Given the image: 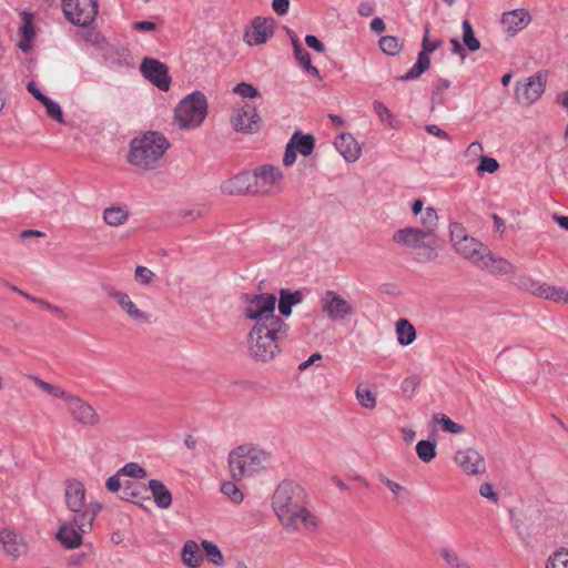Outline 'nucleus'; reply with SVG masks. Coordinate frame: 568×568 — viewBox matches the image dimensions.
Wrapping results in <instances>:
<instances>
[{
  "label": "nucleus",
  "mask_w": 568,
  "mask_h": 568,
  "mask_svg": "<svg viewBox=\"0 0 568 568\" xmlns=\"http://www.w3.org/2000/svg\"><path fill=\"white\" fill-rule=\"evenodd\" d=\"M272 507L286 529L297 530L300 525L306 529L317 527V518L305 508V491L296 483L282 481L273 494Z\"/></svg>",
  "instance_id": "f257e3e1"
},
{
  "label": "nucleus",
  "mask_w": 568,
  "mask_h": 568,
  "mask_svg": "<svg viewBox=\"0 0 568 568\" xmlns=\"http://www.w3.org/2000/svg\"><path fill=\"white\" fill-rule=\"evenodd\" d=\"M288 329L287 324L253 325L246 337L250 356L262 363L274 359L281 353L280 343L287 338Z\"/></svg>",
  "instance_id": "f03ea898"
},
{
  "label": "nucleus",
  "mask_w": 568,
  "mask_h": 568,
  "mask_svg": "<svg viewBox=\"0 0 568 568\" xmlns=\"http://www.w3.org/2000/svg\"><path fill=\"white\" fill-rule=\"evenodd\" d=\"M169 146L168 140L162 134L150 131L143 136L132 140L128 160L134 166L152 170Z\"/></svg>",
  "instance_id": "7ed1b4c3"
},
{
  "label": "nucleus",
  "mask_w": 568,
  "mask_h": 568,
  "mask_svg": "<svg viewBox=\"0 0 568 568\" xmlns=\"http://www.w3.org/2000/svg\"><path fill=\"white\" fill-rule=\"evenodd\" d=\"M393 242L413 250H419L415 260L420 263L435 261L438 256L437 233L427 232L417 226H406L393 234Z\"/></svg>",
  "instance_id": "20e7f679"
},
{
  "label": "nucleus",
  "mask_w": 568,
  "mask_h": 568,
  "mask_svg": "<svg viewBox=\"0 0 568 568\" xmlns=\"http://www.w3.org/2000/svg\"><path fill=\"white\" fill-rule=\"evenodd\" d=\"M267 463L268 456L264 450L248 445L239 446L229 454V468L234 481L255 475Z\"/></svg>",
  "instance_id": "39448f33"
},
{
  "label": "nucleus",
  "mask_w": 568,
  "mask_h": 568,
  "mask_svg": "<svg viewBox=\"0 0 568 568\" xmlns=\"http://www.w3.org/2000/svg\"><path fill=\"white\" fill-rule=\"evenodd\" d=\"M207 115V100L203 92L194 91L183 98L174 110V118L183 130L199 128Z\"/></svg>",
  "instance_id": "423d86ee"
},
{
  "label": "nucleus",
  "mask_w": 568,
  "mask_h": 568,
  "mask_svg": "<svg viewBox=\"0 0 568 568\" xmlns=\"http://www.w3.org/2000/svg\"><path fill=\"white\" fill-rule=\"evenodd\" d=\"M246 306L243 310L245 318L267 325L286 324L281 316L275 315L276 297L273 294H247L245 295Z\"/></svg>",
  "instance_id": "0eeeda50"
},
{
  "label": "nucleus",
  "mask_w": 568,
  "mask_h": 568,
  "mask_svg": "<svg viewBox=\"0 0 568 568\" xmlns=\"http://www.w3.org/2000/svg\"><path fill=\"white\" fill-rule=\"evenodd\" d=\"M450 242L455 251L474 266L480 261L481 255L486 252V245L469 236L465 227L459 223H450Z\"/></svg>",
  "instance_id": "6e6552de"
},
{
  "label": "nucleus",
  "mask_w": 568,
  "mask_h": 568,
  "mask_svg": "<svg viewBox=\"0 0 568 568\" xmlns=\"http://www.w3.org/2000/svg\"><path fill=\"white\" fill-rule=\"evenodd\" d=\"M98 0H62V11L72 24L89 27L98 14Z\"/></svg>",
  "instance_id": "1a4fd4ad"
},
{
  "label": "nucleus",
  "mask_w": 568,
  "mask_h": 568,
  "mask_svg": "<svg viewBox=\"0 0 568 568\" xmlns=\"http://www.w3.org/2000/svg\"><path fill=\"white\" fill-rule=\"evenodd\" d=\"M255 180V196H266L280 190L284 179L282 170L273 164H263L253 170Z\"/></svg>",
  "instance_id": "9d476101"
},
{
  "label": "nucleus",
  "mask_w": 568,
  "mask_h": 568,
  "mask_svg": "<svg viewBox=\"0 0 568 568\" xmlns=\"http://www.w3.org/2000/svg\"><path fill=\"white\" fill-rule=\"evenodd\" d=\"M322 312L332 321H345L354 315L353 305L335 291H326L321 297Z\"/></svg>",
  "instance_id": "9b49d317"
},
{
  "label": "nucleus",
  "mask_w": 568,
  "mask_h": 568,
  "mask_svg": "<svg viewBox=\"0 0 568 568\" xmlns=\"http://www.w3.org/2000/svg\"><path fill=\"white\" fill-rule=\"evenodd\" d=\"M101 288L105 295H108L110 298L116 302L120 308L134 323L148 324L151 322L150 314L144 312L143 310H140L126 293L119 291L109 283L102 284Z\"/></svg>",
  "instance_id": "f8f14e48"
},
{
  "label": "nucleus",
  "mask_w": 568,
  "mask_h": 568,
  "mask_svg": "<svg viewBox=\"0 0 568 568\" xmlns=\"http://www.w3.org/2000/svg\"><path fill=\"white\" fill-rule=\"evenodd\" d=\"M547 74L537 72L535 75L516 83L515 95L523 105H531L544 93L546 88Z\"/></svg>",
  "instance_id": "ddd939ff"
},
{
  "label": "nucleus",
  "mask_w": 568,
  "mask_h": 568,
  "mask_svg": "<svg viewBox=\"0 0 568 568\" xmlns=\"http://www.w3.org/2000/svg\"><path fill=\"white\" fill-rule=\"evenodd\" d=\"M429 28H425V34L422 41V50L418 53L416 63L402 77L398 78L400 81H410L417 79L420 74L427 71L430 67L429 54L437 50L443 41L439 39L430 40L428 37Z\"/></svg>",
  "instance_id": "4468645a"
},
{
  "label": "nucleus",
  "mask_w": 568,
  "mask_h": 568,
  "mask_svg": "<svg viewBox=\"0 0 568 568\" xmlns=\"http://www.w3.org/2000/svg\"><path fill=\"white\" fill-rule=\"evenodd\" d=\"M64 400L68 403V410L72 418L85 427H95L101 418L95 408L81 397L68 393Z\"/></svg>",
  "instance_id": "2eb2a0df"
},
{
  "label": "nucleus",
  "mask_w": 568,
  "mask_h": 568,
  "mask_svg": "<svg viewBox=\"0 0 568 568\" xmlns=\"http://www.w3.org/2000/svg\"><path fill=\"white\" fill-rule=\"evenodd\" d=\"M231 124L236 132L253 134L261 129V118L254 105L245 103L233 112Z\"/></svg>",
  "instance_id": "dca6fc26"
},
{
  "label": "nucleus",
  "mask_w": 568,
  "mask_h": 568,
  "mask_svg": "<svg viewBox=\"0 0 568 568\" xmlns=\"http://www.w3.org/2000/svg\"><path fill=\"white\" fill-rule=\"evenodd\" d=\"M140 71L145 79L161 91H168L171 84L169 68L161 61L145 57L140 65Z\"/></svg>",
  "instance_id": "f3484780"
},
{
  "label": "nucleus",
  "mask_w": 568,
  "mask_h": 568,
  "mask_svg": "<svg viewBox=\"0 0 568 568\" xmlns=\"http://www.w3.org/2000/svg\"><path fill=\"white\" fill-rule=\"evenodd\" d=\"M274 33V19L255 17L244 33V41L248 45H258L267 42Z\"/></svg>",
  "instance_id": "a211bd4d"
},
{
  "label": "nucleus",
  "mask_w": 568,
  "mask_h": 568,
  "mask_svg": "<svg viewBox=\"0 0 568 568\" xmlns=\"http://www.w3.org/2000/svg\"><path fill=\"white\" fill-rule=\"evenodd\" d=\"M454 460L467 475L486 473L485 459L476 449H460L455 454Z\"/></svg>",
  "instance_id": "6ab92c4d"
},
{
  "label": "nucleus",
  "mask_w": 568,
  "mask_h": 568,
  "mask_svg": "<svg viewBox=\"0 0 568 568\" xmlns=\"http://www.w3.org/2000/svg\"><path fill=\"white\" fill-rule=\"evenodd\" d=\"M255 190L253 172H241L221 184V191L226 195H254Z\"/></svg>",
  "instance_id": "aec40b11"
},
{
  "label": "nucleus",
  "mask_w": 568,
  "mask_h": 568,
  "mask_svg": "<svg viewBox=\"0 0 568 568\" xmlns=\"http://www.w3.org/2000/svg\"><path fill=\"white\" fill-rule=\"evenodd\" d=\"M475 266L495 275L513 274L516 271V267L508 260L496 256L488 247H486V252Z\"/></svg>",
  "instance_id": "412c9836"
},
{
  "label": "nucleus",
  "mask_w": 568,
  "mask_h": 568,
  "mask_svg": "<svg viewBox=\"0 0 568 568\" xmlns=\"http://www.w3.org/2000/svg\"><path fill=\"white\" fill-rule=\"evenodd\" d=\"M531 21V17L526 9H515L505 12L501 18L504 30L514 36L524 30Z\"/></svg>",
  "instance_id": "4be33fe9"
},
{
  "label": "nucleus",
  "mask_w": 568,
  "mask_h": 568,
  "mask_svg": "<svg viewBox=\"0 0 568 568\" xmlns=\"http://www.w3.org/2000/svg\"><path fill=\"white\" fill-rule=\"evenodd\" d=\"M65 504L71 511H81L82 508H91L84 504L85 489L78 480H68L65 485Z\"/></svg>",
  "instance_id": "5701e85b"
},
{
  "label": "nucleus",
  "mask_w": 568,
  "mask_h": 568,
  "mask_svg": "<svg viewBox=\"0 0 568 568\" xmlns=\"http://www.w3.org/2000/svg\"><path fill=\"white\" fill-rule=\"evenodd\" d=\"M530 292L538 296L556 303L568 304V291L564 287L548 285L546 283L531 282Z\"/></svg>",
  "instance_id": "b1692460"
},
{
  "label": "nucleus",
  "mask_w": 568,
  "mask_h": 568,
  "mask_svg": "<svg viewBox=\"0 0 568 568\" xmlns=\"http://www.w3.org/2000/svg\"><path fill=\"white\" fill-rule=\"evenodd\" d=\"M334 145L347 162H355L361 155V146L349 133L338 135Z\"/></svg>",
  "instance_id": "393cba45"
},
{
  "label": "nucleus",
  "mask_w": 568,
  "mask_h": 568,
  "mask_svg": "<svg viewBox=\"0 0 568 568\" xmlns=\"http://www.w3.org/2000/svg\"><path fill=\"white\" fill-rule=\"evenodd\" d=\"M83 535L85 534L75 528L73 524L64 521L60 525L55 537L67 549H74L82 544Z\"/></svg>",
  "instance_id": "a878e982"
},
{
  "label": "nucleus",
  "mask_w": 568,
  "mask_h": 568,
  "mask_svg": "<svg viewBox=\"0 0 568 568\" xmlns=\"http://www.w3.org/2000/svg\"><path fill=\"white\" fill-rule=\"evenodd\" d=\"M0 544L3 546L6 554L14 559L20 557L26 549L23 540L14 531L7 528L0 530Z\"/></svg>",
  "instance_id": "bb28decb"
},
{
  "label": "nucleus",
  "mask_w": 568,
  "mask_h": 568,
  "mask_svg": "<svg viewBox=\"0 0 568 568\" xmlns=\"http://www.w3.org/2000/svg\"><path fill=\"white\" fill-rule=\"evenodd\" d=\"M148 487L152 494L155 505L160 509H168L172 505V494L159 479L149 480Z\"/></svg>",
  "instance_id": "cd10ccee"
},
{
  "label": "nucleus",
  "mask_w": 568,
  "mask_h": 568,
  "mask_svg": "<svg viewBox=\"0 0 568 568\" xmlns=\"http://www.w3.org/2000/svg\"><path fill=\"white\" fill-rule=\"evenodd\" d=\"M438 555L447 568H473L471 565L450 545L439 547Z\"/></svg>",
  "instance_id": "c85d7f7f"
},
{
  "label": "nucleus",
  "mask_w": 568,
  "mask_h": 568,
  "mask_svg": "<svg viewBox=\"0 0 568 568\" xmlns=\"http://www.w3.org/2000/svg\"><path fill=\"white\" fill-rule=\"evenodd\" d=\"M303 301V294L301 291L291 292L287 288L280 291L278 298V311L282 316H290L292 314V307L300 304Z\"/></svg>",
  "instance_id": "c756f323"
},
{
  "label": "nucleus",
  "mask_w": 568,
  "mask_h": 568,
  "mask_svg": "<svg viewBox=\"0 0 568 568\" xmlns=\"http://www.w3.org/2000/svg\"><path fill=\"white\" fill-rule=\"evenodd\" d=\"M75 515L69 524H73L81 532L88 534L92 530L93 521L97 517L98 509L94 507L82 508L81 511H73Z\"/></svg>",
  "instance_id": "7c9ffc66"
},
{
  "label": "nucleus",
  "mask_w": 568,
  "mask_h": 568,
  "mask_svg": "<svg viewBox=\"0 0 568 568\" xmlns=\"http://www.w3.org/2000/svg\"><path fill=\"white\" fill-rule=\"evenodd\" d=\"M181 559L189 568H199L203 561L199 545L194 540H187L182 547Z\"/></svg>",
  "instance_id": "2f4dec72"
},
{
  "label": "nucleus",
  "mask_w": 568,
  "mask_h": 568,
  "mask_svg": "<svg viewBox=\"0 0 568 568\" xmlns=\"http://www.w3.org/2000/svg\"><path fill=\"white\" fill-rule=\"evenodd\" d=\"M20 36L18 47L27 52L31 48V41L36 37L34 27L32 23V14L28 12H22V26L20 27Z\"/></svg>",
  "instance_id": "473e14b6"
},
{
  "label": "nucleus",
  "mask_w": 568,
  "mask_h": 568,
  "mask_svg": "<svg viewBox=\"0 0 568 568\" xmlns=\"http://www.w3.org/2000/svg\"><path fill=\"white\" fill-rule=\"evenodd\" d=\"M129 215L130 214L125 205H112L104 209L102 217L105 224L116 227L125 224Z\"/></svg>",
  "instance_id": "72a5a7b5"
},
{
  "label": "nucleus",
  "mask_w": 568,
  "mask_h": 568,
  "mask_svg": "<svg viewBox=\"0 0 568 568\" xmlns=\"http://www.w3.org/2000/svg\"><path fill=\"white\" fill-rule=\"evenodd\" d=\"M450 87V81L447 79H437L434 82L432 95H430V111L434 112L438 106H443L448 101L446 91Z\"/></svg>",
  "instance_id": "f704fd0d"
},
{
  "label": "nucleus",
  "mask_w": 568,
  "mask_h": 568,
  "mask_svg": "<svg viewBox=\"0 0 568 568\" xmlns=\"http://www.w3.org/2000/svg\"><path fill=\"white\" fill-rule=\"evenodd\" d=\"M288 142H293V148L303 156H308L314 151L315 140L312 134H303L297 131L293 133Z\"/></svg>",
  "instance_id": "c9c22d12"
},
{
  "label": "nucleus",
  "mask_w": 568,
  "mask_h": 568,
  "mask_svg": "<svg viewBox=\"0 0 568 568\" xmlns=\"http://www.w3.org/2000/svg\"><path fill=\"white\" fill-rule=\"evenodd\" d=\"M397 342L402 346H408L416 339V329L406 318L396 322Z\"/></svg>",
  "instance_id": "e433bc0d"
},
{
  "label": "nucleus",
  "mask_w": 568,
  "mask_h": 568,
  "mask_svg": "<svg viewBox=\"0 0 568 568\" xmlns=\"http://www.w3.org/2000/svg\"><path fill=\"white\" fill-rule=\"evenodd\" d=\"M294 55L300 64L312 75L320 78V71L311 62L310 53L303 48L298 39H293Z\"/></svg>",
  "instance_id": "4c0bfd02"
},
{
  "label": "nucleus",
  "mask_w": 568,
  "mask_h": 568,
  "mask_svg": "<svg viewBox=\"0 0 568 568\" xmlns=\"http://www.w3.org/2000/svg\"><path fill=\"white\" fill-rule=\"evenodd\" d=\"M201 547L209 560L212 565L216 567H222L225 562L224 556L220 548L212 541L202 540Z\"/></svg>",
  "instance_id": "58836bf2"
},
{
  "label": "nucleus",
  "mask_w": 568,
  "mask_h": 568,
  "mask_svg": "<svg viewBox=\"0 0 568 568\" xmlns=\"http://www.w3.org/2000/svg\"><path fill=\"white\" fill-rule=\"evenodd\" d=\"M463 28V43L471 52L480 49V41L475 37L473 27L469 20L465 19L462 23Z\"/></svg>",
  "instance_id": "ea45409f"
},
{
  "label": "nucleus",
  "mask_w": 568,
  "mask_h": 568,
  "mask_svg": "<svg viewBox=\"0 0 568 568\" xmlns=\"http://www.w3.org/2000/svg\"><path fill=\"white\" fill-rule=\"evenodd\" d=\"M416 454L424 463L432 462L436 456V442L420 440L416 445Z\"/></svg>",
  "instance_id": "a19ab883"
},
{
  "label": "nucleus",
  "mask_w": 568,
  "mask_h": 568,
  "mask_svg": "<svg viewBox=\"0 0 568 568\" xmlns=\"http://www.w3.org/2000/svg\"><path fill=\"white\" fill-rule=\"evenodd\" d=\"M28 378L31 382H33L36 386H38L39 388L47 392L48 394H50L53 397L64 399L68 395V392H65L61 387L51 385L50 383L42 381L41 378H39L36 375H29Z\"/></svg>",
  "instance_id": "79ce46f5"
},
{
  "label": "nucleus",
  "mask_w": 568,
  "mask_h": 568,
  "mask_svg": "<svg viewBox=\"0 0 568 568\" xmlns=\"http://www.w3.org/2000/svg\"><path fill=\"white\" fill-rule=\"evenodd\" d=\"M373 109L383 123H386L393 129L397 126V120L395 119L392 111L383 102L377 100L374 101Z\"/></svg>",
  "instance_id": "37998d69"
},
{
  "label": "nucleus",
  "mask_w": 568,
  "mask_h": 568,
  "mask_svg": "<svg viewBox=\"0 0 568 568\" xmlns=\"http://www.w3.org/2000/svg\"><path fill=\"white\" fill-rule=\"evenodd\" d=\"M420 223L423 225V227H420L422 230L436 233L438 226V215L436 210L434 207H426L422 215Z\"/></svg>",
  "instance_id": "c03bdc74"
},
{
  "label": "nucleus",
  "mask_w": 568,
  "mask_h": 568,
  "mask_svg": "<svg viewBox=\"0 0 568 568\" xmlns=\"http://www.w3.org/2000/svg\"><path fill=\"white\" fill-rule=\"evenodd\" d=\"M355 396L362 407L367 409L376 407V396L369 389L358 386Z\"/></svg>",
  "instance_id": "a18cd8bd"
},
{
  "label": "nucleus",
  "mask_w": 568,
  "mask_h": 568,
  "mask_svg": "<svg viewBox=\"0 0 568 568\" xmlns=\"http://www.w3.org/2000/svg\"><path fill=\"white\" fill-rule=\"evenodd\" d=\"M379 47L384 53L389 55L397 54L402 49L399 39L393 36L382 37L379 40Z\"/></svg>",
  "instance_id": "49530a36"
},
{
  "label": "nucleus",
  "mask_w": 568,
  "mask_h": 568,
  "mask_svg": "<svg viewBox=\"0 0 568 568\" xmlns=\"http://www.w3.org/2000/svg\"><path fill=\"white\" fill-rule=\"evenodd\" d=\"M433 422L442 424L444 430L450 434H460L464 432V426L455 423L444 414H435L433 416Z\"/></svg>",
  "instance_id": "de8ad7c7"
},
{
  "label": "nucleus",
  "mask_w": 568,
  "mask_h": 568,
  "mask_svg": "<svg viewBox=\"0 0 568 568\" xmlns=\"http://www.w3.org/2000/svg\"><path fill=\"white\" fill-rule=\"evenodd\" d=\"M118 475L132 478H145L148 474L146 470L138 463H128L121 469H119Z\"/></svg>",
  "instance_id": "09e8293b"
},
{
  "label": "nucleus",
  "mask_w": 568,
  "mask_h": 568,
  "mask_svg": "<svg viewBox=\"0 0 568 568\" xmlns=\"http://www.w3.org/2000/svg\"><path fill=\"white\" fill-rule=\"evenodd\" d=\"M546 568H568V550H559L552 554L546 564Z\"/></svg>",
  "instance_id": "8fccbe9b"
},
{
  "label": "nucleus",
  "mask_w": 568,
  "mask_h": 568,
  "mask_svg": "<svg viewBox=\"0 0 568 568\" xmlns=\"http://www.w3.org/2000/svg\"><path fill=\"white\" fill-rule=\"evenodd\" d=\"M420 377L418 375H412V376H408L406 377L403 382H402V385H400V389H402V393L403 395L406 397V398H412L416 388L419 386L420 384Z\"/></svg>",
  "instance_id": "3c124183"
},
{
  "label": "nucleus",
  "mask_w": 568,
  "mask_h": 568,
  "mask_svg": "<svg viewBox=\"0 0 568 568\" xmlns=\"http://www.w3.org/2000/svg\"><path fill=\"white\" fill-rule=\"evenodd\" d=\"M499 169V163L496 159L490 158L488 155H480V162L476 169L477 174L481 175L483 173H495Z\"/></svg>",
  "instance_id": "603ef678"
},
{
  "label": "nucleus",
  "mask_w": 568,
  "mask_h": 568,
  "mask_svg": "<svg viewBox=\"0 0 568 568\" xmlns=\"http://www.w3.org/2000/svg\"><path fill=\"white\" fill-rule=\"evenodd\" d=\"M221 491L227 496L233 503L240 504L243 500V494L233 481L222 484Z\"/></svg>",
  "instance_id": "864d4df0"
},
{
  "label": "nucleus",
  "mask_w": 568,
  "mask_h": 568,
  "mask_svg": "<svg viewBox=\"0 0 568 568\" xmlns=\"http://www.w3.org/2000/svg\"><path fill=\"white\" fill-rule=\"evenodd\" d=\"M41 103L45 106L47 113L51 118H53L55 121L60 123L63 122V113L61 106L57 102L45 97V99Z\"/></svg>",
  "instance_id": "5fc2aeb1"
},
{
  "label": "nucleus",
  "mask_w": 568,
  "mask_h": 568,
  "mask_svg": "<svg viewBox=\"0 0 568 568\" xmlns=\"http://www.w3.org/2000/svg\"><path fill=\"white\" fill-rule=\"evenodd\" d=\"M233 92L243 98L248 99H255L261 95L256 88L246 82H241L237 85H235Z\"/></svg>",
  "instance_id": "6e6d98bb"
},
{
  "label": "nucleus",
  "mask_w": 568,
  "mask_h": 568,
  "mask_svg": "<svg viewBox=\"0 0 568 568\" xmlns=\"http://www.w3.org/2000/svg\"><path fill=\"white\" fill-rule=\"evenodd\" d=\"M154 276L155 274L145 266H138L134 272L135 281L142 285H149Z\"/></svg>",
  "instance_id": "4d7b16f0"
},
{
  "label": "nucleus",
  "mask_w": 568,
  "mask_h": 568,
  "mask_svg": "<svg viewBox=\"0 0 568 568\" xmlns=\"http://www.w3.org/2000/svg\"><path fill=\"white\" fill-rule=\"evenodd\" d=\"M379 480L393 493L396 500H398L404 494H406V489L402 485L394 480H390L386 476L381 475Z\"/></svg>",
  "instance_id": "13d9d810"
},
{
  "label": "nucleus",
  "mask_w": 568,
  "mask_h": 568,
  "mask_svg": "<svg viewBox=\"0 0 568 568\" xmlns=\"http://www.w3.org/2000/svg\"><path fill=\"white\" fill-rule=\"evenodd\" d=\"M206 211L203 205H195L191 209H182L179 215L183 219L191 217L192 220L201 219L205 215Z\"/></svg>",
  "instance_id": "bf43d9fd"
},
{
  "label": "nucleus",
  "mask_w": 568,
  "mask_h": 568,
  "mask_svg": "<svg viewBox=\"0 0 568 568\" xmlns=\"http://www.w3.org/2000/svg\"><path fill=\"white\" fill-rule=\"evenodd\" d=\"M479 494L481 497L487 498L494 503H497L499 499L498 493L495 491L493 485L489 483H485V484L480 485Z\"/></svg>",
  "instance_id": "052dcab7"
},
{
  "label": "nucleus",
  "mask_w": 568,
  "mask_h": 568,
  "mask_svg": "<svg viewBox=\"0 0 568 568\" xmlns=\"http://www.w3.org/2000/svg\"><path fill=\"white\" fill-rule=\"evenodd\" d=\"M296 150L293 148V142H288L285 148L283 164L285 166H291L296 161Z\"/></svg>",
  "instance_id": "680f3d73"
},
{
  "label": "nucleus",
  "mask_w": 568,
  "mask_h": 568,
  "mask_svg": "<svg viewBox=\"0 0 568 568\" xmlns=\"http://www.w3.org/2000/svg\"><path fill=\"white\" fill-rule=\"evenodd\" d=\"M132 483L128 481L123 489V496L122 499L130 500L134 504H139L138 498L140 497V493L135 491V489L132 488Z\"/></svg>",
  "instance_id": "e2e57ef3"
},
{
  "label": "nucleus",
  "mask_w": 568,
  "mask_h": 568,
  "mask_svg": "<svg viewBox=\"0 0 568 568\" xmlns=\"http://www.w3.org/2000/svg\"><path fill=\"white\" fill-rule=\"evenodd\" d=\"M132 29L141 32H152L156 30V24L152 21H136L132 23Z\"/></svg>",
  "instance_id": "0e129e2a"
},
{
  "label": "nucleus",
  "mask_w": 568,
  "mask_h": 568,
  "mask_svg": "<svg viewBox=\"0 0 568 568\" xmlns=\"http://www.w3.org/2000/svg\"><path fill=\"white\" fill-rule=\"evenodd\" d=\"M305 42L307 47L315 50L316 52L323 53L325 51V45L315 36L307 34L305 37Z\"/></svg>",
  "instance_id": "69168bd1"
},
{
  "label": "nucleus",
  "mask_w": 568,
  "mask_h": 568,
  "mask_svg": "<svg viewBox=\"0 0 568 568\" xmlns=\"http://www.w3.org/2000/svg\"><path fill=\"white\" fill-rule=\"evenodd\" d=\"M272 8L277 14L284 16L288 12L290 0H273Z\"/></svg>",
  "instance_id": "338daca9"
},
{
  "label": "nucleus",
  "mask_w": 568,
  "mask_h": 568,
  "mask_svg": "<svg viewBox=\"0 0 568 568\" xmlns=\"http://www.w3.org/2000/svg\"><path fill=\"white\" fill-rule=\"evenodd\" d=\"M426 131L429 133V134H433L435 136H438L443 140H447V141H450L452 138L449 136V134L442 130L438 125L436 124H429V125H426Z\"/></svg>",
  "instance_id": "774afa93"
}]
</instances>
